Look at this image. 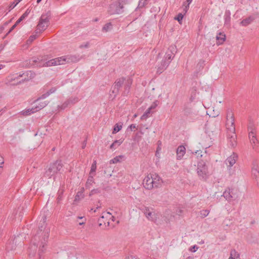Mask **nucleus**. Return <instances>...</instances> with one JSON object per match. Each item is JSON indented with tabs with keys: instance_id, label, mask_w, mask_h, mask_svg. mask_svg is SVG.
Masks as SVG:
<instances>
[{
	"instance_id": "obj_36",
	"label": "nucleus",
	"mask_w": 259,
	"mask_h": 259,
	"mask_svg": "<svg viewBox=\"0 0 259 259\" xmlns=\"http://www.w3.org/2000/svg\"><path fill=\"white\" fill-rule=\"evenodd\" d=\"M115 7L114 4H112L110 6V8H114Z\"/></svg>"
},
{
	"instance_id": "obj_33",
	"label": "nucleus",
	"mask_w": 259,
	"mask_h": 259,
	"mask_svg": "<svg viewBox=\"0 0 259 259\" xmlns=\"http://www.w3.org/2000/svg\"><path fill=\"white\" fill-rule=\"evenodd\" d=\"M4 158L1 155H0V167L2 168V165L4 164Z\"/></svg>"
},
{
	"instance_id": "obj_19",
	"label": "nucleus",
	"mask_w": 259,
	"mask_h": 259,
	"mask_svg": "<svg viewBox=\"0 0 259 259\" xmlns=\"http://www.w3.org/2000/svg\"><path fill=\"white\" fill-rule=\"evenodd\" d=\"M252 175L257 181H259V170L257 168H253L251 170Z\"/></svg>"
},
{
	"instance_id": "obj_21",
	"label": "nucleus",
	"mask_w": 259,
	"mask_h": 259,
	"mask_svg": "<svg viewBox=\"0 0 259 259\" xmlns=\"http://www.w3.org/2000/svg\"><path fill=\"white\" fill-rule=\"evenodd\" d=\"M122 143V140H116L110 146L111 148H116L117 147L119 146Z\"/></svg>"
},
{
	"instance_id": "obj_12",
	"label": "nucleus",
	"mask_w": 259,
	"mask_h": 259,
	"mask_svg": "<svg viewBox=\"0 0 259 259\" xmlns=\"http://www.w3.org/2000/svg\"><path fill=\"white\" fill-rule=\"evenodd\" d=\"M186 153V148L183 146H180L177 150V159L181 160Z\"/></svg>"
},
{
	"instance_id": "obj_1",
	"label": "nucleus",
	"mask_w": 259,
	"mask_h": 259,
	"mask_svg": "<svg viewBox=\"0 0 259 259\" xmlns=\"http://www.w3.org/2000/svg\"><path fill=\"white\" fill-rule=\"evenodd\" d=\"M163 184L161 178L156 173L148 174L143 182L144 187L148 190L158 188Z\"/></svg>"
},
{
	"instance_id": "obj_23",
	"label": "nucleus",
	"mask_w": 259,
	"mask_h": 259,
	"mask_svg": "<svg viewBox=\"0 0 259 259\" xmlns=\"http://www.w3.org/2000/svg\"><path fill=\"white\" fill-rule=\"evenodd\" d=\"M122 128V125L116 124L114 126L113 131V134H115L119 131H120Z\"/></svg>"
},
{
	"instance_id": "obj_31",
	"label": "nucleus",
	"mask_w": 259,
	"mask_h": 259,
	"mask_svg": "<svg viewBox=\"0 0 259 259\" xmlns=\"http://www.w3.org/2000/svg\"><path fill=\"white\" fill-rule=\"evenodd\" d=\"M160 151H161V148L160 147H158L157 148L156 151L155 152V156L157 157H158V158L160 157Z\"/></svg>"
},
{
	"instance_id": "obj_46",
	"label": "nucleus",
	"mask_w": 259,
	"mask_h": 259,
	"mask_svg": "<svg viewBox=\"0 0 259 259\" xmlns=\"http://www.w3.org/2000/svg\"><path fill=\"white\" fill-rule=\"evenodd\" d=\"M205 211L207 213L206 215H207L208 214V212L207 211H206V210H205Z\"/></svg>"
},
{
	"instance_id": "obj_5",
	"label": "nucleus",
	"mask_w": 259,
	"mask_h": 259,
	"mask_svg": "<svg viewBox=\"0 0 259 259\" xmlns=\"http://www.w3.org/2000/svg\"><path fill=\"white\" fill-rule=\"evenodd\" d=\"M205 132L211 139L217 136L219 132V128L216 123L208 122L205 125Z\"/></svg>"
},
{
	"instance_id": "obj_16",
	"label": "nucleus",
	"mask_w": 259,
	"mask_h": 259,
	"mask_svg": "<svg viewBox=\"0 0 259 259\" xmlns=\"http://www.w3.org/2000/svg\"><path fill=\"white\" fill-rule=\"evenodd\" d=\"M220 109L219 108H214V107L210 108L208 111V115L212 117H215L219 115Z\"/></svg>"
},
{
	"instance_id": "obj_29",
	"label": "nucleus",
	"mask_w": 259,
	"mask_h": 259,
	"mask_svg": "<svg viewBox=\"0 0 259 259\" xmlns=\"http://www.w3.org/2000/svg\"><path fill=\"white\" fill-rule=\"evenodd\" d=\"M191 3V0H187V2L186 3L184 4V6L185 7L184 10L185 12H187L188 10L189 5Z\"/></svg>"
},
{
	"instance_id": "obj_30",
	"label": "nucleus",
	"mask_w": 259,
	"mask_h": 259,
	"mask_svg": "<svg viewBox=\"0 0 259 259\" xmlns=\"http://www.w3.org/2000/svg\"><path fill=\"white\" fill-rule=\"evenodd\" d=\"M158 106L157 101L154 102L149 108L151 110L152 109H155Z\"/></svg>"
},
{
	"instance_id": "obj_2",
	"label": "nucleus",
	"mask_w": 259,
	"mask_h": 259,
	"mask_svg": "<svg viewBox=\"0 0 259 259\" xmlns=\"http://www.w3.org/2000/svg\"><path fill=\"white\" fill-rule=\"evenodd\" d=\"M226 126L228 130V137L230 139L232 146H234L236 145V135L235 133L234 115L231 111L227 113Z\"/></svg>"
},
{
	"instance_id": "obj_47",
	"label": "nucleus",
	"mask_w": 259,
	"mask_h": 259,
	"mask_svg": "<svg viewBox=\"0 0 259 259\" xmlns=\"http://www.w3.org/2000/svg\"><path fill=\"white\" fill-rule=\"evenodd\" d=\"M110 13L112 14V13H113L114 12H112V11H110Z\"/></svg>"
},
{
	"instance_id": "obj_38",
	"label": "nucleus",
	"mask_w": 259,
	"mask_h": 259,
	"mask_svg": "<svg viewBox=\"0 0 259 259\" xmlns=\"http://www.w3.org/2000/svg\"><path fill=\"white\" fill-rule=\"evenodd\" d=\"M35 38L33 37V36H31L30 38V39H31V40H33V39H34Z\"/></svg>"
},
{
	"instance_id": "obj_27",
	"label": "nucleus",
	"mask_w": 259,
	"mask_h": 259,
	"mask_svg": "<svg viewBox=\"0 0 259 259\" xmlns=\"http://www.w3.org/2000/svg\"><path fill=\"white\" fill-rule=\"evenodd\" d=\"M199 247L198 246H197V245H193L192 246H191L189 248V250L192 252H196L198 249Z\"/></svg>"
},
{
	"instance_id": "obj_7",
	"label": "nucleus",
	"mask_w": 259,
	"mask_h": 259,
	"mask_svg": "<svg viewBox=\"0 0 259 259\" xmlns=\"http://www.w3.org/2000/svg\"><path fill=\"white\" fill-rule=\"evenodd\" d=\"M110 220L114 221V217L112 215L111 213L109 212H104L102 216L99 220V225H103L105 226H108L110 223Z\"/></svg>"
},
{
	"instance_id": "obj_13",
	"label": "nucleus",
	"mask_w": 259,
	"mask_h": 259,
	"mask_svg": "<svg viewBox=\"0 0 259 259\" xmlns=\"http://www.w3.org/2000/svg\"><path fill=\"white\" fill-rule=\"evenodd\" d=\"M237 155L235 154H233L227 158L226 163L228 166L231 167L235 163Z\"/></svg>"
},
{
	"instance_id": "obj_26",
	"label": "nucleus",
	"mask_w": 259,
	"mask_h": 259,
	"mask_svg": "<svg viewBox=\"0 0 259 259\" xmlns=\"http://www.w3.org/2000/svg\"><path fill=\"white\" fill-rule=\"evenodd\" d=\"M183 18V15L180 13L178 15V16L175 18V19L177 20L180 24H182Z\"/></svg>"
},
{
	"instance_id": "obj_34",
	"label": "nucleus",
	"mask_w": 259,
	"mask_h": 259,
	"mask_svg": "<svg viewBox=\"0 0 259 259\" xmlns=\"http://www.w3.org/2000/svg\"><path fill=\"white\" fill-rule=\"evenodd\" d=\"M130 128L133 130L134 129H137V126L136 124H132L130 126Z\"/></svg>"
},
{
	"instance_id": "obj_25",
	"label": "nucleus",
	"mask_w": 259,
	"mask_h": 259,
	"mask_svg": "<svg viewBox=\"0 0 259 259\" xmlns=\"http://www.w3.org/2000/svg\"><path fill=\"white\" fill-rule=\"evenodd\" d=\"M97 168L96 166V161H95L92 164L91 167V170H90V174H92V173H94L96 171Z\"/></svg>"
},
{
	"instance_id": "obj_35",
	"label": "nucleus",
	"mask_w": 259,
	"mask_h": 259,
	"mask_svg": "<svg viewBox=\"0 0 259 259\" xmlns=\"http://www.w3.org/2000/svg\"><path fill=\"white\" fill-rule=\"evenodd\" d=\"M18 24V23H17V22L15 23V24L12 27V28L10 29V31L13 30L16 26Z\"/></svg>"
},
{
	"instance_id": "obj_14",
	"label": "nucleus",
	"mask_w": 259,
	"mask_h": 259,
	"mask_svg": "<svg viewBox=\"0 0 259 259\" xmlns=\"http://www.w3.org/2000/svg\"><path fill=\"white\" fill-rule=\"evenodd\" d=\"M216 39L217 45H222L226 40V35L224 33L220 32L217 35Z\"/></svg>"
},
{
	"instance_id": "obj_40",
	"label": "nucleus",
	"mask_w": 259,
	"mask_h": 259,
	"mask_svg": "<svg viewBox=\"0 0 259 259\" xmlns=\"http://www.w3.org/2000/svg\"><path fill=\"white\" fill-rule=\"evenodd\" d=\"M224 196H225V197H227V195H227V193H226V192H225V193L224 194Z\"/></svg>"
},
{
	"instance_id": "obj_45",
	"label": "nucleus",
	"mask_w": 259,
	"mask_h": 259,
	"mask_svg": "<svg viewBox=\"0 0 259 259\" xmlns=\"http://www.w3.org/2000/svg\"><path fill=\"white\" fill-rule=\"evenodd\" d=\"M168 59H171V56H169L168 57Z\"/></svg>"
},
{
	"instance_id": "obj_39",
	"label": "nucleus",
	"mask_w": 259,
	"mask_h": 259,
	"mask_svg": "<svg viewBox=\"0 0 259 259\" xmlns=\"http://www.w3.org/2000/svg\"><path fill=\"white\" fill-rule=\"evenodd\" d=\"M3 66L2 65H0V70L3 68Z\"/></svg>"
},
{
	"instance_id": "obj_44",
	"label": "nucleus",
	"mask_w": 259,
	"mask_h": 259,
	"mask_svg": "<svg viewBox=\"0 0 259 259\" xmlns=\"http://www.w3.org/2000/svg\"><path fill=\"white\" fill-rule=\"evenodd\" d=\"M187 259H193L192 257H189Z\"/></svg>"
},
{
	"instance_id": "obj_9",
	"label": "nucleus",
	"mask_w": 259,
	"mask_h": 259,
	"mask_svg": "<svg viewBox=\"0 0 259 259\" xmlns=\"http://www.w3.org/2000/svg\"><path fill=\"white\" fill-rule=\"evenodd\" d=\"M249 142L252 149L256 152H259V141L256 136L248 137Z\"/></svg>"
},
{
	"instance_id": "obj_4",
	"label": "nucleus",
	"mask_w": 259,
	"mask_h": 259,
	"mask_svg": "<svg viewBox=\"0 0 259 259\" xmlns=\"http://www.w3.org/2000/svg\"><path fill=\"white\" fill-rule=\"evenodd\" d=\"M50 94L47 93L42 96L41 98L37 100V101L35 102V108H32L30 110L28 109L26 111V114H30L32 113H34L42 108L45 107L48 104V102L46 101H44V99L49 95Z\"/></svg>"
},
{
	"instance_id": "obj_10",
	"label": "nucleus",
	"mask_w": 259,
	"mask_h": 259,
	"mask_svg": "<svg viewBox=\"0 0 259 259\" xmlns=\"http://www.w3.org/2000/svg\"><path fill=\"white\" fill-rule=\"evenodd\" d=\"M49 19L48 17L44 18L42 17L37 25V29L40 31L45 30L48 26Z\"/></svg>"
},
{
	"instance_id": "obj_37",
	"label": "nucleus",
	"mask_w": 259,
	"mask_h": 259,
	"mask_svg": "<svg viewBox=\"0 0 259 259\" xmlns=\"http://www.w3.org/2000/svg\"><path fill=\"white\" fill-rule=\"evenodd\" d=\"M85 223V220H84V221L82 222H80L79 223V225H82V224H84Z\"/></svg>"
},
{
	"instance_id": "obj_18",
	"label": "nucleus",
	"mask_w": 259,
	"mask_h": 259,
	"mask_svg": "<svg viewBox=\"0 0 259 259\" xmlns=\"http://www.w3.org/2000/svg\"><path fill=\"white\" fill-rule=\"evenodd\" d=\"M123 158V156L122 155L117 156L110 160V163L115 164L118 162H120L121 161Z\"/></svg>"
},
{
	"instance_id": "obj_15",
	"label": "nucleus",
	"mask_w": 259,
	"mask_h": 259,
	"mask_svg": "<svg viewBox=\"0 0 259 259\" xmlns=\"http://www.w3.org/2000/svg\"><path fill=\"white\" fill-rule=\"evenodd\" d=\"M254 17L249 16L242 20L240 22V25L243 26H247L251 24L254 20Z\"/></svg>"
},
{
	"instance_id": "obj_42",
	"label": "nucleus",
	"mask_w": 259,
	"mask_h": 259,
	"mask_svg": "<svg viewBox=\"0 0 259 259\" xmlns=\"http://www.w3.org/2000/svg\"><path fill=\"white\" fill-rule=\"evenodd\" d=\"M41 0H37V3H39Z\"/></svg>"
},
{
	"instance_id": "obj_22",
	"label": "nucleus",
	"mask_w": 259,
	"mask_h": 259,
	"mask_svg": "<svg viewBox=\"0 0 259 259\" xmlns=\"http://www.w3.org/2000/svg\"><path fill=\"white\" fill-rule=\"evenodd\" d=\"M151 113V110L148 108L147 110L145 112L143 115L141 116V119H144L150 116Z\"/></svg>"
},
{
	"instance_id": "obj_3",
	"label": "nucleus",
	"mask_w": 259,
	"mask_h": 259,
	"mask_svg": "<svg viewBox=\"0 0 259 259\" xmlns=\"http://www.w3.org/2000/svg\"><path fill=\"white\" fill-rule=\"evenodd\" d=\"M77 61V59L72 56H62L46 62L44 65L46 66L60 65Z\"/></svg>"
},
{
	"instance_id": "obj_24",
	"label": "nucleus",
	"mask_w": 259,
	"mask_h": 259,
	"mask_svg": "<svg viewBox=\"0 0 259 259\" xmlns=\"http://www.w3.org/2000/svg\"><path fill=\"white\" fill-rule=\"evenodd\" d=\"M123 78H119L115 82V85L117 86V88H119L121 86V85L123 83Z\"/></svg>"
},
{
	"instance_id": "obj_20",
	"label": "nucleus",
	"mask_w": 259,
	"mask_h": 259,
	"mask_svg": "<svg viewBox=\"0 0 259 259\" xmlns=\"http://www.w3.org/2000/svg\"><path fill=\"white\" fill-rule=\"evenodd\" d=\"M22 0H15L9 7V11L13 9Z\"/></svg>"
},
{
	"instance_id": "obj_28",
	"label": "nucleus",
	"mask_w": 259,
	"mask_h": 259,
	"mask_svg": "<svg viewBox=\"0 0 259 259\" xmlns=\"http://www.w3.org/2000/svg\"><path fill=\"white\" fill-rule=\"evenodd\" d=\"M28 14L27 13V12H26L25 13H24L21 16V17L16 21L17 22V23H19L21 21H22L27 16Z\"/></svg>"
},
{
	"instance_id": "obj_8",
	"label": "nucleus",
	"mask_w": 259,
	"mask_h": 259,
	"mask_svg": "<svg viewBox=\"0 0 259 259\" xmlns=\"http://www.w3.org/2000/svg\"><path fill=\"white\" fill-rule=\"evenodd\" d=\"M143 212L146 218L151 221H155L157 219V214L152 208L145 207L143 209Z\"/></svg>"
},
{
	"instance_id": "obj_11",
	"label": "nucleus",
	"mask_w": 259,
	"mask_h": 259,
	"mask_svg": "<svg viewBox=\"0 0 259 259\" xmlns=\"http://www.w3.org/2000/svg\"><path fill=\"white\" fill-rule=\"evenodd\" d=\"M256 125L253 122H250L248 126V137L256 136Z\"/></svg>"
},
{
	"instance_id": "obj_32",
	"label": "nucleus",
	"mask_w": 259,
	"mask_h": 259,
	"mask_svg": "<svg viewBox=\"0 0 259 259\" xmlns=\"http://www.w3.org/2000/svg\"><path fill=\"white\" fill-rule=\"evenodd\" d=\"M93 182V177H90L88 179V181L87 182V184H92Z\"/></svg>"
},
{
	"instance_id": "obj_17",
	"label": "nucleus",
	"mask_w": 259,
	"mask_h": 259,
	"mask_svg": "<svg viewBox=\"0 0 259 259\" xmlns=\"http://www.w3.org/2000/svg\"><path fill=\"white\" fill-rule=\"evenodd\" d=\"M228 259H240L239 253L235 249L230 251V256Z\"/></svg>"
},
{
	"instance_id": "obj_6",
	"label": "nucleus",
	"mask_w": 259,
	"mask_h": 259,
	"mask_svg": "<svg viewBox=\"0 0 259 259\" xmlns=\"http://www.w3.org/2000/svg\"><path fill=\"white\" fill-rule=\"evenodd\" d=\"M197 174L199 179L203 181H206L209 176L207 166L202 164L198 165Z\"/></svg>"
},
{
	"instance_id": "obj_43",
	"label": "nucleus",
	"mask_w": 259,
	"mask_h": 259,
	"mask_svg": "<svg viewBox=\"0 0 259 259\" xmlns=\"http://www.w3.org/2000/svg\"><path fill=\"white\" fill-rule=\"evenodd\" d=\"M110 24H108L107 25V27H110Z\"/></svg>"
},
{
	"instance_id": "obj_48",
	"label": "nucleus",
	"mask_w": 259,
	"mask_h": 259,
	"mask_svg": "<svg viewBox=\"0 0 259 259\" xmlns=\"http://www.w3.org/2000/svg\"><path fill=\"white\" fill-rule=\"evenodd\" d=\"M134 117H137V115H136V114H135V115H134Z\"/></svg>"
},
{
	"instance_id": "obj_41",
	"label": "nucleus",
	"mask_w": 259,
	"mask_h": 259,
	"mask_svg": "<svg viewBox=\"0 0 259 259\" xmlns=\"http://www.w3.org/2000/svg\"><path fill=\"white\" fill-rule=\"evenodd\" d=\"M78 219H83V217H78Z\"/></svg>"
}]
</instances>
